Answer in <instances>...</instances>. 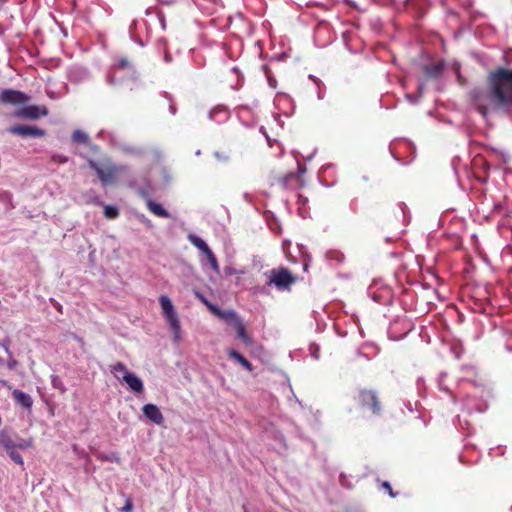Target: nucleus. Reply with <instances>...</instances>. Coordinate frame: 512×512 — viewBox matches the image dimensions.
I'll use <instances>...</instances> for the list:
<instances>
[{"label":"nucleus","instance_id":"nucleus-28","mask_svg":"<svg viewBox=\"0 0 512 512\" xmlns=\"http://www.w3.org/2000/svg\"><path fill=\"white\" fill-rule=\"evenodd\" d=\"M52 161L55 162V163L63 164V163H66L68 161V158L66 156H63V155L54 154L52 156Z\"/></svg>","mask_w":512,"mask_h":512},{"label":"nucleus","instance_id":"nucleus-19","mask_svg":"<svg viewBox=\"0 0 512 512\" xmlns=\"http://www.w3.org/2000/svg\"><path fill=\"white\" fill-rule=\"evenodd\" d=\"M0 347L8 354V369L14 370L18 365V361L13 358L12 354L9 351V340L0 342Z\"/></svg>","mask_w":512,"mask_h":512},{"label":"nucleus","instance_id":"nucleus-20","mask_svg":"<svg viewBox=\"0 0 512 512\" xmlns=\"http://www.w3.org/2000/svg\"><path fill=\"white\" fill-rule=\"evenodd\" d=\"M72 140L75 143L86 144L89 141V136L82 130H75L72 134Z\"/></svg>","mask_w":512,"mask_h":512},{"label":"nucleus","instance_id":"nucleus-22","mask_svg":"<svg viewBox=\"0 0 512 512\" xmlns=\"http://www.w3.org/2000/svg\"><path fill=\"white\" fill-rule=\"evenodd\" d=\"M110 371L117 379H120V373H123L124 375L126 372H128L126 366L122 362H117L111 365Z\"/></svg>","mask_w":512,"mask_h":512},{"label":"nucleus","instance_id":"nucleus-6","mask_svg":"<svg viewBox=\"0 0 512 512\" xmlns=\"http://www.w3.org/2000/svg\"><path fill=\"white\" fill-rule=\"evenodd\" d=\"M48 115L46 106L29 105L15 111L14 116L20 119L37 120Z\"/></svg>","mask_w":512,"mask_h":512},{"label":"nucleus","instance_id":"nucleus-30","mask_svg":"<svg viewBox=\"0 0 512 512\" xmlns=\"http://www.w3.org/2000/svg\"><path fill=\"white\" fill-rule=\"evenodd\" d=\"M200 299L202 300V302L207 306V308L210 310V307L211 305H213L211 302H209L208 300H206L204 297H202L201 295H199Z\"/></svg>","mask_w":512,"mask_h":512},{"label":"nucleus","instance_id":"nucleus-12","mask_svg":"<svg viewBox=\"0 0 512 512\" xmlns=\"http://www.w3.org/2000/svg\"><path fill=\"white\" fill-rule=\"evenodd\" d=\"M144 416L151 422L162 425L164 423V417L160 409L155 404H145L142 408Z\"/></svg>","mask_w":512,"mask_h":512},{"label":"nucleus","instance_id":"nucleus-9","mask_svg":"<svg viewBox=\"0 0 512 512\" xmlns=\"http://www.w3.org/2000/svg\"><path fill=\"white\" fill-rule=\"evenodd\" d=\"M9 132L21 137L40 138L45 136V130L30 125H15L9 128Z\"/></svg>","mask_w":512,"mask_h":512},{"label":"nucleus","instance_id":"nucleus-17","mask_svg":"<svg viewBox=\"0 0 512 512\" xmlns=\"http://www.w3.org/2000/svg\"><path fill=\"white\" fill-rule=\"evenodd\" d=\"M237 337L246 345H250L252 343L251 337L248 335L246 328L243 322L240 320L234 326Z\"/></svg>","mask_w":512,"mask_h":512},{"label":"nucleus","instance_id":"nucleus-7","mask_svg":"<svg viewBox=\"0 0 512 512\" xmlns=\"http://www.w3.org/2000/svg\"><path fill=\"white\" fill-rule=\"evenodd\" d=\"M89 167L96 172L100 181L105 185L114 183L116 175L119 172V169L116 166H110L103 169L93 160L89 161Z\"/></svg>","mask_w":512,"mask_h":512},{"label":"nucleus","instance_id":"nucleus-10","mask_svg":"<svg viewBox=\"0 0 512 512\" xmlns=\"http://www.w3.org/2000/svg\"><path fill=\"white\" fill-rule=\"evenodd\" d=\"M271 181H272L271 182L272 185H277L284 189L291 187L292 182L297 183L299 187L303 186V179H302L301 175L293 173V172L287 173L282 176L274 175V176H272Z\"/></svg>","mask_w":512,"mask_h":512},{"label":"nucleus","instance_id":"nucleus-21","mask_svg":"<svg viewBox=\"0 0 512 512\" xmlns=\"http://www.w3.org/2000/svg\"><path fill=\"white\" fill-rule=\"evenodd\" d=\"M97 458L101 461H105V462H115L117 464H120L121 463V459L119 457V455L117 453H109V454H105V453H100L98 454Z\"/></svg>","mask_w":512,"mask_h":512},{"label":"nucleus","instance_id":"nucleus-13","mask_svg":"<svg viewBox=\"0 0 512 512\" xmlns=\"http://www.w3.org/2000/svg\"><path fill=\"white\" fill-rule=\"evenodd\" d=\"M444 70V62L437 61L434 63L424 64L422 66V72L427 78L436 79L440 77Z\"/></svg>","mask_w":512,"mask_h":512},{"label":"nucleus","instance_id":"nucleus-11","mask_svg":"<svg viewBox=\"0 0 512 512\" xmlns=\"http://www.w3.org/2000/svg\"><path fill=\"white\" fill-rule=\"evenodd\" d=\"M210 312H212L215 316L222 319L229 325L235 326L237 322L241 319L238 317L235 311L233 310H221L216 305H211Z\"/></svg>","mask_w":512,"mask_h":512},{"label":"nucleus","instance_id":"nucleus-14","mask_svg":"<svg viewBox=\"0 0 512 512\" xmlns=\"http://www.w3.org/2000/svg\"><path fill=\"white\" fill-rule=\"evenodd\" d=\"M121 379L136 393H142L144 390L142 380L131 372H126Z\"/></svg>","mask_w":512,"mask_h":512},{"label":"nucleus","instance_id":"nucleus-8","mask_svg":"<svg viewBox=\"0 0 512 512\" xmlns=\"http://www.w3.org/2000/svg\"><path fill=\"white\" fill-rule=\"evenodd\" d=\"M30 100V97L24 92L5 89L0 93V102L5 104H25Z\"/></svg>","mask_w":512,"mask_h":512},{"label":"nucleus","instance_id":"nucleus-27","mask_svg":"<svg viewBox=\"0 0 512 512\" xmlns=\"http://www.w3.org/2000/svg\"><path fill=\"white\" fill-rule=\"evenodd\" d=\"M381 487L388 492L390 497H392V498L396 497V493H394V491H393V489H392V487H391L389 482L383 481L382 484H381Z\"/></svg>","mask_w":512,"mask_h":512},{"label":"nucleus","instance_id":"nucleus-23","mask_svg":"<svg viewBox=\"0 0 512 512\" xmlns=\"http://www.w3.org/2000/svg\"><path fill=\"white\" fill-rule=\"evenodd\" d=\"M104 215L108 218V219H115L118 217L119 215V210L116 206H112V205H107L105 206L104 208Z\"/></svg>","mask_w":512,"mask_h":512},{"label":"nucleus","instance_id":"nucleus-4","mask_svg":"<svg viewBox=\"0 0 512 512\" xmlns=\"http://www.w3.org/2000/svg\"><path fill=\"white\" fill-rule=\"evenodd\" d=\"M361 408L369 410L372 415L380 416L383 411V404L379 394L373 389H361L357 396Z\"/></svg>","mask_w":512,"mask_h":512},{"label":"nucleus","instance_id":"nucleus-18","mask_svg":"<svg viewBox=\"0 0 512 512\" xmlns=\"http://www.w3.org/2000/svg\"><path fill=\"white\" fill-rule=\"evenodd\" d=\"M228 355H229V357H231V358L235 359L237 362H239L248 371L253 370L252 364L238 351L231 349L228 351Z\"/></svg>","mask_w":512,"mask_h":512},{"label":"nucleus","instance_id":"nucleus-25","mask_svg":"<svg viewBox=\"0 0 512 512\" xmlns=\"http://www.w3.org/2000/svg\"><path fill=\"white\" fill-rule=\"evenodd\" d=\"M208 262L211 266V268L215 271V272H219V264H218V261H217V258L216 256L214 255V253L210 256H208Z\"/></svg>","mask_w":512,"mask_h":512},{"label":"nucleus","instance_id":"nucleus-1","mask_svg":"<svg viewBox=\"0 0 512 512\" xmlns=\"http://www.w3.org/2000/svg\"><path fill=\"white\" fill-rule=\"evenodd\" d=\"M486 84V91L475 88L470 92L476 110L486 118L489 112L487 101L495 110H512V69L496 68L488 74Z\"/></svg>","mask_w":512,"mask_h":512},{"label":"nucleus","instance_id":"nucleus-15","mask_svg":"<svg viewBox=\"0 0 512 512\" xmlns=\"http://www.w3.org/2000/svg\"><path fill=\"white\" fill-rule=\"evenodd\" d=\"M12 396L15 402L25 409H30L33 405L31 396L19 389H14L12 391Z\"/></svg>","mask_w":512,"mask_h":512},{"label":"nucleus","instance_id":"nucleus-3","mask_svg":"<svg viewBox=\"0 0 512 512\" xmlns=\"http://www.w3.org/2000/svg\"><path fill=\"white\" fill-rule=\"evenodd\" d=\"M268 286L274 285L278 290H290L296 283L297 276L293 275L287 267H279L269 271Z\"/></svg>","mask_w":512,"mask_h":512},{"label":"nucleus","instance_id":"nucleus-16","mask_svg":"<svg viewBox=\"0 0 512 512\" xmlns=\"http://www.w3.org/2000/svg\"><path fill=\"white\" fill-rule=\"evenodd\" d=\"M146 205H147V208L149 209V211L152 212L154 215H156L158 217H163V218L169 217L168 211L165 210L162 207V205H160L159 203H156V202L152 201L151 199H147Z\"/></svg>","mask_w":512,"mask_h":512},{"label":"nucleus","instance_id":"nucleus-29","mask_svg":"<svg viewBox=\"0 0 512 512\" xmlns=\"http://www.w3.org/2000/svg\"><path fill=\"white\" fill-rule=\"evenodd\" d=\"M119 66L121 68H126L130 66L129 60L127 58H122L119 60Z\"/></svg>","mask_w":512,"mask_h":512},{"label":"nucleus","instance_id":"nucleus-32","mask_svg":"<svg viewBox=\"0 0 512 512\" xmlns=\"http://www.w3.org/2000/svg\"><path fill=\"white\" fill-rule=\"evenodd\" d=\"M418 90H419L420 93H422V90H423L422 85L418 87Z\"/></svg>","mask_w":512,"mask_h":512},{"label":"nucleus","instance_id":"nucleus-26","mask_svg":"<svg viewBox=\"0 0 512 512\" xmlns=\"http://www.w3.org/2000/svg\"><path fill=\"white\" fill-rule=\"evenodd\" d=\"M120 512H132L133 511V501L131 498H127L125 501V505L119 509Z\"/></svg>","mask_w":512,"mask_h":512},{"label":"nucleus","instance_id":"nucleus-33","mask_svg":"<svg viewBox=\"0 0 512 512\" xmlns=\"http://www.w3.org/2000/svg\"><path fill=\"white\" fill-rule=\"evenodd\" d=\"M343 479H344V477H343V476H341V477H340V482L342 483V485H344Z\"/></svg>","mask_w":512,"mask_h":512},{"label":"nucleus","instance_id":"nucleus-5","mask_svg":"<svg viewBox=\"0 0 512 512\" xmlns=\"http://www.w3.org/2000/svg\"><path fill=\"white\" fill-rule=\"evenodd\" d=\"M159 303L162 309V314L171 327L174 340L179 341L181 337V325L173 303L166 295H161L159 297Z\"/></svg>","mask_w":512,"mask_h":512},{"label":"nucleus","instance_id":"nucleus-24","mask_svg":"<svg viewBox=\"0 0 512 512\" xmlns=\"http://www.w3.org/2000/svg\"><path fill=\"white\" fill-rule=\"evenodd\" d=\"M190 240L192 244L197 247L200 251H203L208 246L204 240L197 236H191Z\"/></svg>","mask_w":512,"mask_h":512},{"label":"nucleus","instance_id":"nucleus-31","mask_svg":"<svg viewBox=\"0 0 512 512\" xmlns=\"http://www.w3.org/2000/svg\"><path fill=\"white\" fill-rule=\"evenodd\" d=\"M202 252L206 255V257H207V258H208V256H210V255H212V254H213V252H212V250L209 248V246H207V247H206V249H204Z\"/></svg>","mask_w":512,"mask_h":512},{"label":"nucleus","instance_id":"nucleus-2","mask_svg":"<svg viewBox=\"0 0 512 512\" xmlns=\"http://www.w3.org/2000/svg\"><path fill=\"white\" fill-rule=\"evenodd\" d=\"M32 445V439H23L6 429L0 431V448L3 449L16 464H24L23 458L17 450H25L31 448Z\"/></svg>","mask_w":512,"mask_h":512}]
</instances>
